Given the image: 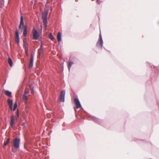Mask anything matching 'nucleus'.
<instances>
[{
  "instance_id": "nucleus-17",
  "label": "nucleus",
  "mask_w": 159,
  "mask_h": 159,
  "mask_svg": "<svg viewBox=\"0 0 159 159\" xmlns=\"http://www.w3.org/2000/svg\"><path fill=\"white\" fill-rule=\"evenodd\" d=\"M74 63L72 61H70L69 62L68 64V68L69 70H70L72 66V65Z\"/></svg>"
},
{
  "instance_id": "nucleus-13",
  "label": "nucleus",
  "mask_w": 159,
  "mask_h": 159,
  "mask_svg": "<svg viewBox=\"0 0 159 159\" xmlns=\"http://www.w3.org/2000/svg\"><path fill=\"white\" fill-rule=\"evenodd\" d=\"M8 104L9 106L10 109L12 110V107L13 105V101L12 99H8L7 100Z\"/></svg>"
},
{
  "instance_id": "nucleus-25",
  "label": "nucleus",
  "mask_w": 159,
  "mask_h": 159,
  "mask_svg": "<svg viewBox=\"0 0 159 159\" xmlns=\"http://www.w3.org/2000/svg\"><path fill=\"white\" fill-rule=\"evenodd\" d=\"M31 90V92H32V93L33 94L34 93V89H33V88H32V89Z\"/></svg>"
},
{
  "instance_id": "nucleus-1",
  "label": "nucleus",
  "mask_w": 159,
  "mask_h": 159,
  "mask_svg": "<svg viewBox=\"0 0 159 159\" xmlns=\"http://www.w3.org/2000/svg\"><path fill=\"white\" fill-rule=\"evenodd\" d=\"M24 22L23 17L22 16H21L20 18V23L19 25V28H21L22 25H23V28H24L23 32V35L24 37L26 36L27 33V26L26 25H24Z\"/></svg>"
},
{
  "instance_id": "nucleus-26",
  "label": "nucleus",
  "mask_w": 159,
  "mask_h": 159,
  "mask_svg": "<svg viewBox=\"0 0 159 159\" xmlns=\"http://www.w3.org/2000/svg\"><path fill=\"white\" fill-rule=\"evenodd\" d=\"M74 109L75 111V112H76V109L75 108H74Z\"/></svg>"
},
{
  "instance_id": "nucleus-21",
  "label": "nucleus",
  "mask_w": 159,
  "mask_h": 159,
  "mask_svg": "<svg viewBox=\"0 0 159 159\" xmlns=\"http://www.w3.org/2000/svg\"><path fill=\"white\" fill-rule=\"evenodd\" d=\"M17 107V104L16 102H15L14 104V107L12 109L13 111H15Z\"/></svg>"
},
{
  "instance_id": "nucleus-22",
  "label": "nucleus",
  "mask_w": 159,
  "mask_h": 159,
  "mask_svg": "<svg viewBox=\"0 0 159 159\" xmlns=\"http://www.w3.org/2000/svg\"><path fill=\"white\" fill-rule=\"evenodd\" d=\"M16 115V116H17V117L18 118L19 117V111L18 109L17 110Z\"/></svg>"
},
{
  "instance_id": "nucleus-10",
  "label": "nucleus",
  "mask_w": 159,
  "mask_h": 159,
  "mask_svg": "<svg viewBox=\"0 0 159 159\" xmlns=\"http://www.w3.org/2000/svg\"><path fill=\"white\" fill-rule=\"evenodd\" d=\"M33 61H34V56L33 54H31V57L30 61L29 64V68H32L33 66Z\"/></svg>"
},
{
  "instance_id": "nucleus-4",
  "label": "nucleus",
  "mask_w": 159,
  "mask_h": 159,
  "mask_svg": "<svg viewBox=\"0 0 159 159\" xmlns=\"http://www.w3.org/2000/svg\"><path fill=\"white\" fill-rule=\"evenodd\" d=\"M20 142V140L19 138H16L13 139V145L15 148H19Z\"/></svg>"
},
{
  "instance_id": "nucleus-15",
  "label": "nucleus",
  "mask_w": 159,
  "mask_h": 159,
  "mask_svg": "<svg viewBox=\"0 0 159 159\" xmlns=\"http://www.w3.org/2000/svg\"><path fill=\"white\" fill-rule=\"evenodd\" d=\"M5 94L9 97L11 96V93L8 90H5Z\"/></svg>"
},
{
  "instance_id": "nucleus-18",
  "label": "nucleus",
  "mask_w": 159,
  "mask_h": 159,
  "mask_svg": "<svg viewBox=\"0 0 159 159\" xmlns=\"http://www.w3.org/2000/svg\"><path fill=\"white\" fill-rule=\"evenodd\" d=\"M49 38L52 40H53V39H55V38L52 33L49 34Z\"/></svg>"
},
{
  "instance_id": "nucleus-5",
  "label": "nucleus",
  "mask_w": 159,
  "mask_h": 159,
  "mask_svg": "<svg viewBox=\"0 0 159 159\" xmlns=\"http://www.w3.org/2000/svg\"><path fill=\"white\" fill-rule=\"evenodd\" d=\"M32 33L33 39L34 40L38 39L39 37L38 32L34 28L33 29Z\"/></svg>"
},
{
  "instance_id": "nucleus-14",
  "label": "nucleus",
  "mask_w": 159,
  "mask_h": 159,
  "mask_svg": "<svg viewBox=\"0 0 159 159\" xmlns=\"http://www.w3.org/2000/svg\"><path fill=\"white\" fill-rule=\"evenodd\" d=\"M57 38L58 42H60L61 40V34L60 32H59L58 33L57 36Z\"/></svg>"
},
{
  "instance_id": "nucleus-8",
  "label": "nucleus",
  "mask_w": 159,
  "mask_h": 159,
  "mask_svg": "<svg viewBox=\"0 0 159 159\" xmlns=\"http://www.w3.org/2000/svg\"><path fill=\"white\" fill-rule=\"evenodd\" d=\"M15 42L17 44H19L20 42V39L19 37V33L18 31H16L15 32Z\"/></svg>"
},
{
  "instance_id": "nucleus-11",
  "label": "nucleus",
  "mask_w": 159,
  "mask_h": 159,
  "mask_svg": "<svg viewBox=\"0 0 159 159\" xmlns=\"http://www.w3.org/2000/svg\"><path fill=\"white\" fill-rule=\"evenodd\" d=\"M27 44L26 43H24L23 44V48L25 49V52L26 56L28 57L29 54L28 53V48L27 46Z\"/></svg>"
},
{
  "instance_id": "nucleus-2",
  "label": "nucleus",
  "mask_w": 159,
  "mask_h": 159,
  "mask_svg": "<svg viewBox=\"0 0 159 159\" xmlns=\"http://www.w3.org/2000/svg\"><path fill=\"white\" fill-rule=\"evenodd\" d=\"M103 42L102 39L101 33V32L100 31L99 38L97 43L96 46L100 48H101L102 49V48L103 46Z\"/></svg>"
},
{
  "instance_id": "nucleus-7",
  "label": "nucleus",
  "mask_w": 159,
  "mask_h": 159,
  "mask_svg": "<svg viewBox=\"0 0 159 159\" xmlns=\"http://www.w3.org/2000/svg\"><path fill=\"white\" fill-rule=\"evenodd\" d=\"M65 91L63 90L61 91L60 95V100L61 102H64L65 100Z\"/></svg>"
},
{
  "instance_id": "nucleus-23",
  "label": "nucleus",
  "mask_w": 159,
  "mask_h": 159,
  "mask_svg": "<svg viewBox=\"0 0 159 159\" xmlns=\"http://www.w3.org/2000/svg\"><path fill=\"white\" fill-rule=\"evenodd\" d=\"M29 87H30V88L31 90L32 89V88H33V89H34V87L33 86H32V85H30Z\"/></svg>"
},
{
  "instance_id": "nucleus-12",
  "label": "nucleus",
  "mask_w": 159,
  "mask_h": 159,
  "mask_svg": "<svg viewBox=\"0 0 159 159\" xmlns=\"http://www.w3.org/2000/svg\"><path fill=\"white\" fill-rule=\"evenodd\" d=\"M15 116L13 115H12L11 116L10 125L12 127L14 125V121L15 120Z\"/></svg>"
},
{
  "instance_id": "nucleus-9",
  "label": "nucleus",
  "mask_w": 159,
  "mask_h": 159,
  "mask_svg": "<svg viewBox=\"0 0 159 159\" xmlns=\"http://www.w3.org/2000/svg\"><path fill=\"white\" fill-rule=\"evenodd\" d=\"M29 92L27 91H25L24 92L23 96V100L24 102L26 103L27 101V95L29 93Z\"/></svg>"
},
{
  "instance_id": "nucleus-24",
  "label": "nucleus",
  "mask_w": 159,
  "mask_h": 159,
  "mask_svg": "<svg viewBox=\"0 0 159 159\" xmlns=\"http://www.w3.org/2000/svg\"><path fill=\"white\" fill-rule=\"evenodd\" d=\"M97 3L98 4H99L101 3V1L99 0H97Z\"/></svg>"
},
{
  "instance_id": "nucleus-19",
  "label": "nucleus",
  "mask_w": 159,
  "mask_h": 159,
  "mask_svg": "<svg viewBox=\"0 0 159 159\" xmlns=\"http://www.w3.org/2000/svg\"><path fill=\"white\" fill-rule=\"evenodd\" d=\"M10 141V139L9 138L7 139L6 141L4 142V144L3 145V146H6L8 143H9Z\"/></svg>"
},
{
  "instance_id": "nucleus-6",
  "label": "nucleus",
  "mask_w": 159,
  "mask_h": 159,
  "mask_svg": "<svg viewBox=\"0 0 159 159\" xmlns=\"http://www.w3.org/2000/svg\"><path fill=\"white\" fill-rule=\"evenodd\" d=\"M74 101L76 106V108L78 109L81 107V105L78 98H75L74 99Z\"/></svg>"
},
{
  "instance_id": "nucleus-3",
  "label": "nucleus",
  "mask_w": 159,
  "mask_h": 159,
  "mask_svg": "<svg viewBox=\"0 0 159 159\" xmlns=\"http://www.w3.org/2000/svg\"><path fill=\"white\" fill-rule=\"evenodd\" d=\"M47 15L48 12H46L45 13L42 14V18L43 20V22L44 24L45 27H46L47 25Z\"/></svg>"
},
{
  "instance_id": "nucleus-20",
  "label": "nucleus",
  "mask_w": 159,
  "mask_h": 159,
  "mask_svg": "<svg viewBox=\"0 0 159 159\" xmlns=\"http://www.w3.org/2000/svg\"><path fill=\"white\" fill-rule=\"evenodd\" d=\"M4 0H0V7H2L4 5Z\"/></svg>"
},
{
  "instance_id": "nucleus-16",
  "label": "nucleus",
  "mask_w": 159,
  "mask_h": 159,
  "mask_svg": "<svg viewBox=\"0 0 159 159\" xmlns=\"http://www.w3.org/2000/svg\"><path fill=\"white\" fill-rule=\"evenodd\" d=\"M8 63L10 65V66L11 67H12V65H13V63H12V60L9 57L8 58Z\"/></svg>"
}]
</instances>
